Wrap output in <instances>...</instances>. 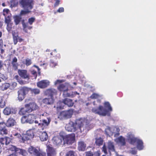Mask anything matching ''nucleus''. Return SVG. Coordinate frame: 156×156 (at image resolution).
Masks as SVG:
<instances>
[{
  "label": "nucleus",
  "mask_w": 156,
  "mask_h": 156,
  "mask_svg": "<svg viewBox=\"0 0 156 156\" xmlns=\"http://www.w3.org/2000/svg\"><path fill=\"white\" fill-rule=\"evenodd\" d=\"M85 156H92V155L91 154V151H88L86 152Z\"/></svg>",
  "instance_id": "obj_59"
},
{
  "label": "nucleus",
  "mask_w": 156,
  "mask_h": 156,
  "mask_svg": "<svg viewBox=\"0 0 156 156\" xmlns=\"http://www.w3.org/2000/svg\"><path fill=\"white\" fill-rule=\"evenodd\" d=\"M57 62H55L53 60H51L50 65L51 67H55L57 66Z\"/></svg>",
  "instance_id": "obj_43"
},
{
  "label": "nucleus",
  "mask_w": 156,
  "mask_h": 156,
  "mask_svg": "<svg viewBox=\"0 0 156 156\" xmlns=\"http://www.w3.org/2000/svg\"><path fill=\"white\" fill-rule=\"evenodd\" d=\"M14 19L15 24L16 25H17L20 22L22 18L20 16H16L14 17Z\"/></svg>",
  "instance_id": "obj_35"
},
{
  "label": "nucleus",
  "mask_w": 156,
  "mask_h": 156,
  "mask_svg": "<svg viewBox=\"0 0 156 156\" xmlns=\"http://www.w3.org/2000/svg\"><path fill=\"white\" fill-rule=\"evenodd\" d=\"M7 26H6V29L8 30V31L9 32H10L12 30V26L13 25V23L12 22H9V23H7Z\"/></svg>",
  "instance_id": "obj_37"
},
{
  "label": "nucleus",
  "mask_w": 156,
  "mask_h": 156,
  "mask_svg": "<svg viewBox=\"0 0 156 156\" xmlns=\"http://www.w3.org/2000/svg\"><path fill=\"white\" fill-rule=\"evenodd\" d=\"M55 56L56 58L60 59L61 58L60 54L58 53H57V52L56 54L55 55Z\"/></svg>",
  "instance_id": "obj_60"
},
{
  "label": "nucleus",
  "mask_w": 156,
  "mask_h": 156,
  "mask_svg": "<svg viewBox=\"0 0 156 156\" xmlns=\"http://www.w3.org/2000/svg\"><path fill=\"white\" fill-rule=\"evenodd\" d=\"M31 73L35 77V78H36L37 76V72L36 71L34 70H33L31 71Z\"/></svg>",
  "instance_id": "obj_53"
},
{
  "label": "nucleus",
  "mask_w": 156,
  "mask_h": 156,
  "mask_svg": "<svg viewBox=\"0 0 156 156\" xmlns=\"http://www.w3.org/2000/svg\"><path fill=\"white\" fill-rule=\"evenodd\" d=\"M95 144L97 146L100 147L103 144V140L101 137L95 139Z\"/></svg>",
  "instance_id": "obj_34"
},
{
  "label": "nucleus",
  "mask_w": 156,
  "mask_h": 156,
  "mask_svg": "<svg viewBox=\"0 0 156 156\" xmlns=\"http://www.w3.org/2000/svg\"><path fill=\"white\" fill-rule=\"evenodd\" d=\"M29 91V88L25 87H20L19 89L17 92L18 99L19 101H21L23 100Z\"/></svg>",
  "instance_id": "obj_5"
},
{
  "label": "nucleus",
  "mask_w": 156,
  "mask_h": 156,
  "mask_svg": "<svg viewBox=\"0 0 156 156\" xmlns=\"http://www.w3.org/2000/svg\"><path fill=\"white\" fill-rule=\"evenodd\" d=\"M18 73L19 75L23 79H29L30 76L27 71L25 69H19Z\"/></svg>",
  "instance_id": "obj_12"
},
{
  "label": "nucleus",
  "mask_w": 156,
  "mask_h": 156,
  "mask_svg": "<svg viewBox=\"0 0 156 156\" xmlns=\"http://www.w3.org/2000/svg\"><path fill=\"white\" fill-rule=\"evenodd\" d=\"M40 140L41 141L46 140L48 138V135L45 132H39V133Z\"/></svg>",
  "instance_id": "obj_20"
},
{
  "label": "nucleus",
  "mask_w": 156,
  "mask_h": 156,
  "mask_svg": "<svg viewBox=\"0 0 156 156\" xmlns=\"http://www.w3.org/2000/svg\"><path fill=\"white\" fill-rule=\"evenodd\" d=\"M51 121V119L50 118H47V119H44L42 121V122L41 124L40 123H39V126L41 125V126H47L50 123Z\"/></svg>",
  "instance_id": "obj_33"
},
{
  "label": "nucleus",
  "mask_w": 156,
  "mask_h": 156,
  "mask_svg": "<svg viewBox=\"0 0 156 156\" xmlns=\"http://www.w3.org/2000/svg\"><path fill=\"white\" fill-rule=\"evenodd\" d=\"M5 16V23H9V22H11V15H9L7 16Z\"/></svg>",
  "instance_id": "obj_40"
},
{
  "label": "nucleus",
  "mask_w": 156,
  "mask_h": 156,
  "mask_svg": "<svg viewBox=\"0 0 156 156\" xmlns=\"http://www.w3.org/2000/svg\"><path fill=\"white\" fill-rule=\"evenodd\" d=\"M25 107L26 109L25 110L23 108L21 109L19 112L20 114L23 115L24 112L28 113L31 112L37 109L38 107L35 103L30 102L25 105Z\"/></svg>",
  "instance_id": "obj_3"
},
{
  "label": "nucleus",
  "mask_w": 156,
  "mask_h": 156,
  "mask_svg": "<svg viewBox=\"0 0 156 156\" xmlns=\"http://www.w3.org/2000/svg\"><path fill=\"white\" fill-rule=\"evenodd\" d=\"M28 151L32 156H55L56 154L55 149L49 145L47 146V155L45 152H41L39 149L31 146L28 148Z\"/></svg>",
  "instance_id": "obj_1"
},
{
  "label": "nucleus",
  "mask_w": 156,
  "mask_h": 156,
  "mask_svg": "<svg viewBox=\"0 0 156 156\" xmlns=\"http://www.w3.org/2000/svg\"><path fill=\"white\" fill-rule=\"evenodd\" d=\"M3 25V22H2L0 21V28H1Z\"/></svg>",
  "instance_id": "obj_64"
},
{
  "label": "nucleus",
  "mask_w": 156,
  "mask_h": 156,
  "mask_svg": "<svg viewBox=\"0 0 156 156\" xmlns=\"http://www.w3.org/2000/svg\"><path fill=\"white\" fill-rule=\"evenodd\" d=\"M139 139L134 136L133 135L129 133L127 136V140L129 143L134 145L136 143Z\"/></svg>",
  "instance_id": "obj_15"
},
{
  "label": "nucleus",
  "mask_w": 156,
  "mask_h": 156,
  "mask_svg": "<svg viewBox=\"0 0 156 156\" xmlns=\"http://www.w3.org/2000/svg\"><path fill=\"white\" fill-rule=\"evenodd\" d=\"M8 133V131L6 128V127L0 129V134L2 135L7 134Z\"/></svg>",
  "instance_id": "obj_38"
},
{
  "label": "nucleus",
  "mask_w": 156,
  "mask_h": 156,
  "mask_svg": "<svg viewBox=\"0 0 156 156\" xmlns=\"http://www.w3.org/2000/svg\"><path fill=\"white\" fill-rule=\"evenodd\" d=\"M50 84L49 81L47 80H43L37 82V86L38 87L44 89L47 87Z\"/></svg>",
  "instance_id": "obj_11"
},
{
  "label": "nucleus",
  "mask_w": 156,
  "mask_h": 156,
  "mask_svg": "<svg viewBox=\"0 0 156 156\" xmlns=\"http://www.w3.org/2000/svg\"><path fill=\"white\" fill-rule=\"evenodd\" d=\"M5 145H7L11 142V139L9 137H5Z\"/></svg>",
  "instance_id": "obj_49"
},
{
  "label": "nucleus",
  "mask_w": 156,
  "mask_h": 156,
  "mask_svg": "<svg viewBox=\"0 0 156 156\" xmlns=\"http://www.w3.org/2000/svg\"><path fill=\"white\" fill-rule=\"evenodd\" d=\"M6 126V125L5 122H0V129L4 128Z\"/></svg>",
  "instance_id": "obj_52"
},
{
  "label": "nucleus",
  "mask_w": 156,
  "mask_h": 156,
  "mask_svg": "<svg viewBox=\"0 0 156 156\" xmlns=\"http://www.w3.org/2000/svg\"><path fill=\"white\" fill-rule=\"evenodd\" d=\"M56 53L57 51H56V50H55L54 51H53L52 52L50 53V54L51 55H53L54 56L56 54Z\"/></svg>",
  "instance_id": "obj_58"
},
{
  "label": "nucleus",
  "mask_w": 156,
  "mask_h": 156,
  "mask_svg": "<svg viewBox=\"0 0 156 156\" xmlns=\"http://www.w3.org/2000/svg\"><path fill=\"white\" fill-rule=\"evenodd\" d=\"M9 12V9H4L3 10V14L4 16H5L7 15Z\"/></svg>",
  "instance_id": "obj_48"
},
{
  "label": "nucleus",
  "mask_w": 156,
  "mask_h": 156,
  "mask_svg": "<svg viewBox=\"0 0 156 156\" xmlns=\"http://www.w3.org/2000/svg\"><path fill=\"white\" fill-rule=\"evenodd\" d=\"M57 90L54 89H49L46 90L45 91V94L50 96V98H53V96L57 94Z\"/></svg>",
  "instance_id": "obj_16"
},
{
  "label": "nucleus",
  "mask_w": 156,
  "mask_h": 156,
  "mask_svg": "<svg viewBox=\"0 0 156 156\" xmlns=\"http://www.w3.org/2000/svg\"><path fill=\"white\" fill-rule=\"evenodd\" d=\"M5 103L4 100L2 99L0 100V107L1 108H3L5 106Z\"/></svg>",
  "instance_id": "obj_45"
},
{
  "label": "nucleus",
  "mask_w": 156,
  "mask_h": 156,
  "mask_svg": "<svg viewBox=\"0 0 156 156\" xmlns=\"http://www.w3.org/2000/svg\"><path fill=\"white\" fill-rule=\"evenodd\" d=\"M91 154L92 155V156H100L101 155L100 151L95 152L93 153L91 151Z\"/></svg>",
  "instance_id": "obj_46"
},
{
  "label": "nucleus",
  "mask_w": 156,
  "mask_h": 156,
  "mask_svg": "<svg viewBox=\"0 0 156 156\" xmlns=\"http://www.w3.org/2000/svg\"><path fill=\"white\" fill-rule=\"evenodd\" d=\"M118 141L122 146H125L126 145L125 139L122 136H120L117 139Z\"/></svg>",
  "instance_id": "obj_36"
},
{
  "label": "nucleus",
  "mask_w": 156,
  "mask_h": 156,
  "mask_svg": "<svg viewBox=\"0 0 156 156\" xmlns=\"http://www.w3.org/2000/svg\"><path fill=\"white\" fill-rule=\"evenodd\" d=\"M79 93L76 91L72 92L70 93H66V94H64V97L73 98L76 95L79 96Z\"/></svg>",
  "instance_id": "obj_28"
},
{
  "label": "nucleus",
  "mask_w": 156,
  "mask_h": 156,
  "mask_svg": "<svg viewBox=\"0 0 156 156\" xmlns=\"http://www.w3.org/2000/svg\"><path fill=\"white\" fill-rule=\"evenodd\" d=\"M66 130L69 132H74L76 131V129L74 127L73 123H69L67 124L65 126Z\"/></svg>",
  "instance_id": "obj_18"
},
{
  "label": "nucleus",
  "mask_w": 156,
  "mask_h": 156,
  "mask_svg": "<svg viewBox=\"0 0 156 156\" xmlns=\"http://www.w3.org/2000/svg\"><path fill=\"white\" fill-rule=\"evenodd\" d=\"M75 135L73 133L67 135L62 137L64 144H72L73 143L75 140Z\"/></svg>",
  "instance_id": "obj_9"
},
{
  "label": "nucleus",
  "mask_w": 156,
  "mask_h": 156,
  "mask_svg": "<svg viewBox=\"0 0 156 156\" xmlns=\"http://www.w3.org/2000/svg\"><path fill=\"white\" fill-rule=\"evenodd\" d=\"M36 130L35 128H33L28 130L26 134H23V138L27 141L30 138H33L36 133Z\"/></svg>",
  "instance_id": "obj_10"
},
{
  "label": "nucleus",
  "mask_w": 156,
  "mask_h": 156,
  "mask_svg": "<svg viewBox=\"0 0 156 156\" xmlns=\"http://www.w3.org/2000/svg\"><path fill=\"white\" fill-rule=\"evenodd\" d=\"M54 100L52 98H45L42 100V102L46 105H50L53 104Z\"/></svg>",
  "instance_id": "obj_25"
},
{
  "label": "nucleus",
  "mask_w": 156,
  "mask_h": 156,
  "mask_svg": "<svg viewBox=\"0 0 156 156\" xmlns=\"http://www.w3.org/2000/svg\"><path fill=\"white\" fill-rule=\"evenodd\" d=\"M32 63V62L31 59L27 58L25 60V64L27 66H28L30 65Z\"/></svg>",
  "instance_id": "obj_44"
},
{
  "label": "nucleus",
  "mask_w": 156,
  "mask_h": 156,
  "mask_svg": "<svg viewBox=\"0 0 156 156\" xmlns=\"http://www.w3.org/2000/svg\"><path fill=\"white\" fill-rule=\"evenodd\" d=\"M100 97L98 94L94 93L90 96V98L92 99H95L98 98Z\"/></svg>",
  "instance_id": "obj_42"
},
{
  "label": "nucleus",
  "mask_w": 156,
  "mask_h": 156,
  "mask_svg": "<svg viewBox=\"0 0 156 156\" xmlns=\"http://www.w3.org/2000/svg\"><path fill=\"white\" fill-rule=\"evenodd\" d=\"M136 143L137 148L139 150H141L143 149L144 146L142 140L138 139Z\"/></svg>",
  "instance_id": "obj_29"
},
{
  "label": "nucleus",
  "mask_w": 156,
  "mask_h": 156,
  "mask_svg": "<svg viewBox=\"0 0 156 156\" xmlns=\"http://www.w3.org/2000/svg\"><path fill=\"white\" fill-rule=\"evenodd\" d=\"M137 151L136 150H132L131 151V153L133 155L136 154H137Z\"/></svg>",
  "instance_id": "obj_57"
},
{
  "label": "nucleus",
  "mask_w": 156,
  "mask_h": 156,
  "mask_svg": "<svg viewBox=\"0 0 156 156\" xmlns=\"http://www.w3.org/2000/svg\"><path fill=\"white\" fill-rule=\"evenodd\" d=\"M104 105L105 107L107 109H106L107 111H108V112L107 115L108 116H110V113L109 112L112 111V109L110 103L108 102H105L104 104Z\"/></svg>",
  "instance_id": "obj_24"
},
{
  "label": "nucleus",
  "mask_w": 156,
  "mask_h": 156,
  "mask_svg": "<svg viewBox=\"0 0 156 156\" xmlns=\"http://www.w3.org/2000/svg\"><path fill=\"white\" fill-rule=\"evenodd\" d=\"M10 86L9 83H2L1 86L0 85V89L1 90L4 91L7 90Z\"/></svg>",
  "instance_id": "obj_31"
},
{
  "label": "nucleus",
  "mask_w": 156,
  "mask_h": 156,
  "mask_svg": "<svg viewBox=\"0 0 156 156\" xmlns=\"http://www.w3.org/2000/svg\"><path fill=\"white\" fill-rule=\"evenodd\" d=\"M32 93L35 94H37L40 93V90L39 89L37 88H34L31 90Z\"/></svg>",
  "instance_id": "obj_41"
},
{
  "label": "nucleus",
  "mask_w": 156,
  "mask_h": 156,
  "mask_svg": "<svg viewBox=\"0 0 156 156\" xmlns=\"http://www.w3.org/2000/svg\"><path fill=\"white\" fill-rule=\"evenodd\" d=\"M35 18L33 17H31L28 19V22L30 25H32L35 21Z\"/></svg>",
  "instance_id": "obj_47"
},
{
  "label": "nucleus",
  "mask_w": 156,
  "mask_h": 156,
  "mask_svg": "<svg viewBox=\"0 0 156 156\" xmlns=\"http://www.w3.org/2000/svg\"><path fill=\"white\" fill-rule=\"evenodd\" d=\"M3 63L2 61L0 60V70L3 67Z\"/></svg>",
  "instance_id": "obj_61"
},
{
  "label": "nucleus",
  "mask_w": 156,
  "mask_h": 156,
  "mask_svg": "<svg viewBox=\"0 0 156 156\" xmlns=\"http://www.w3.org/2000/svg\"><path fill=\"white\" fill-rule=\"evenodd\" d=\"M83 125V123L81 122L80 125H79V126L80 129L81 128V126H82Z\"/></svg>",
  "instance_id": "obj_63"
},
{
  "label": "nucleus",
  "mask_w": 156,
  "mask_h": 156,
  "mask_svg": "<svg viewBox=\"0 0 156 156\" xmlns=\"http://www.w3.org/2000/svg\"><path fill=\"white\" fill-rule=\"evenodd\" d=\"M64 12V9L63 7H60L57 10V12Z\"/></svg>",
  "instance_id": "obj_55"
},
{
  "label": "nucleus",
  "mask_w": 156,
  "mask_h": 156,
  "mask_svg": "<svg viewBox=\"0 0 156 156\" xmlns=\"http://www.w3.org/2000/svg\"><path fill=\"white\" fill-rule=\"evenodd\" d=\"M19 4L22 7L25 9L21 10L20 14L21 16L31 12V10L34 7V0H20Z\"/></svg>",
  "instance_id": "obj_2"
},
{
  "label": "nucleus",
  "mask_w": 156,
  "mask_h": 156,
  "mask_svg": "<svg viewBox=\"0 0 156 156\" xmlns=\"http://www.w3.org/2000/svg\"><path fill=\"white\" fill-rule=\"evenodd\" d=\"M16 123V121L13 119L9 118L5 124L7 126L9 127L14 126Z\"/></svg>",
  "instance_id": "obj_26"
},
{
  "label": "nucleus",
  "mask_w": 156,
  "mask_h": 156,
  "mask_svg": "<svg viewBox=\"0 0 156 156\" xmlns=\"http://www.w3.org/2000/svg\"><path fill=\"white\" fill-rule=\"evenodd\" d=\"M102 151L105 154H108L107 151V147L105 144H104L102 147Z\"/></svg>",
  "instance_id": "obj_51"
},
{
  "label": "nucleus",
  "mask_w": 156,
  "mask_h": 156,
  "mask_svg": "<svg viewBox=\"0 0 156 156\" xmlns=\"http://www.w3.org/2000/svg\"><path fill=\"white\" fill-rule=\"evenodd\" d=\"M22 25L23 28H25L27 27V26L26 23L23 24Z\"/></svg>",
  "instance_id": "obj_62"
},
{
  "label": "nucleus",
  "mask_w": 156,
  "mask_h": 156,
  "mask_svg": "<svg viewBox=\"0 0 156 156\" xmlns=\"http://www.w3.org/2000/svg\"><path fill=\"white\" fill-rule=\"evenodd\" d=\"M58 90L60 91L63 92V95L64 96V94H66V92L68 90V88L65 84L63 83L60 84L58 87Z\"/></svg>",
  "instance_id": "obj_17"
},
{
  "label": "nucleus",
  "mask_w": 156,
  "mask_h": 156,
  "mask_svg": "<svg viewBox=\"0 0 156 156\" xmlns=\"http://www.w3.org/2000/svg\"><path fill=\"white\" fill-rule=\"evenodd\" d=\"M8 150L14 152L15 154H19L23 156H25L27 154V151L23 149L17 148L16 146L11 145H9Z\"/></svg>",
  "instance_id": "obj_7"
},
{
  "label": "nucleus",
  "mask_w": 156,
  "mask_h": 156,
  "mask_svg": "<svg viewBox=\"0 0 156 156\" xmlns=\"http://www.w3.org/2000/svg\"><path fill=\"white\" fill-rule=\"evenodd\" d=\"M60 1L59 0H55V2L54 5V7L58 6L60 4Z\"/></svg>",
  "instance_id": "obj_54"
},
{
  "label": "nucleus",
  "mask_w": 156,
  "mask_h": 156,
  "mask_svg": "<svg viewBox=\"0 0 156 156\" xmlns=\"http://www.w3.org/2000/svg\"><path fill=\"white\" fill-rule=\"evenodd\" d=\"M16 110L13 108L10 107H6L3 111V113L5 115H8L11 114H15Z\"/></svg>",
  "instance_id": "obj_14"
},
{
  "label": "nucleus",
  "mask_w": 156,
  "mask_h": 156,
  "mask_svg": "<svg viewBox=\"0 0 156 156\" xmlns=\"http://www.w3.org/2000/svg\"><path fill=\"white\" fill-rule=\"evenodd\" d=\"M74 109L70 108L61 112L58 117L62 119H67L71 117L74 112Z\"/></svg>",
  "instance_id": "obj_4"
},
{
  "label": "nucleus",
  "mask_w": 156,
  "mask_h": 156,
  "mask_svg": "<svg viewBox=\"0 0 156 156\" xmlns=\"http://www.w3.org/2000/svg\"><path fill=\"white\" fill-rule=\"evenodd\" d=\"M92 111L93 113L98 114L100 116H105L108 113V111L104 109L103 106L99 105L98 108H93L92 109Z\"/></svg>",
  "instance_id": "obj_8"
},
{
  "label": "nucleus",
  "mask_w": 156,
  "mask_h": 156,
  "mask_svg": "<svg viewBox=\"0 0 156 156\" xmlns=\"http://www.w3.org/2000/svg\"><path fill=\"white\" fill-rule=\"evenodd\" d=\"M17 62V59L16 57H15L11 62V64L13 69L15 71L16 70L18 69V64Z\"/></svg>",
  "instance_id": "obj_23"
},
{
  "label": "nucleus",
  "mask_w": 156,
  "mask_h": 156,
  "mask_svg": "<svg viewBox=\"0 0 156 156\" xmlns=\"http://www.w3.org/2000/svg\"><path fill=\"white\" fill-rule=\"evenodd\" d=\"M36 119V116L34 115L29 114L28 115L23 116L21 119V121L23 123H27L32 124Z\"/></svg>",
  "instance_id": "obj_6"
},
{
  "label": "nucleus",
  "mask_w": 156,
  "mask_h": 156,
  "mask_svg": "<svg viewBox=\"0 0 156 156\" xmlns=\"http://www.w3.org/2000/svg\"><path fill=\"white\" fill-rule=\"evenodd\" d=\"M107 148L110 153L115 151L114 144L113 142L109 141L107 143Z\"/></svg>",
  "instance_id": "obj_19"
},
{
  "label": "nucleus",
  "mask_w": 156,
  "mask_h": 156,
  "mask_svg": "<svg viewBox=\"0 0 156 156\" xmlns=\"http://www.w3.org/2000/svg\"><path fill=\"white\" fill-rule=\"evenodd\" d=\"M86 144L83 141H80L78 143V149L79 151H84L86 149Z\"/></svg>",
  "instance_id": "obj_27"
},
{
  "label": "nucleus",
  "mask_w": 156,
  "mask_h": 156,
  "mask_svg": "<svg viewBox=\"0 0 156 156\" xmlns=\"http://www.w3.org/2000/svg\"><path fill=\"white\" fill-rule=\"evenodd\" d=\"M14 44L15 45L17 44L18 41L21 42L23 41V39L19 37V34L17 33H16L15 31H12V32Z\"/></svg>",
  "instance_id": "obj_13"
},
{
  "label": "nucleus",
  "mask_w": 156,
  "mask_h": 156,
  "mask_svg": "<svg viewBox=\"0 0 156 156\" xmlns=\"http://www.w3.org/2000/svg\"><path fill=\"white\" fill-rule=\"evenodd\" d=\"M11 6L12 7L16 6L18 3V0H11L10 1Z\"/></svg>",
  "instance_id": "obj_39"
},
{
  "label": "nucleus",
  "mask_w": 156,
  "mask_h": 156,
  "mask_svg": "<svg viewBox=\"0 0 156 156\" xmlns=\"http://www.w3.org/2000/svg\"><path fill=\"white\" fill-rule=\"evenodd\" d=\"M23 134H22V135H21L20 134L16 133L14 134H13V135L16 136V138H18L20 142L23 143L26 141V140L24 139L23 138Z\"/></svg>",
  "instance_id": "obj_30"
},
{
  "label": "nucleus",
  "mask_w": 156,
  "mask_h": 156,
  "mask_svg": "<svg viewBox=\"0 0 156 156\" xmlns=\"http://www.w3.org/2000/svg\"><path fill=\"white\" fill-rule=\"evenodd\" d=\"M53 143L56 145H60L61 144L62 140L61 138L59 136H56L53 137Z\"/></svg>",
  "instance_id": "obj_22"
},
{
  "label": "nucleus",
  "mask_w": 156,
  "mask_h": 156,
  "mask_svg": "<svg viewBox=\"0 0 156 156\" xmlns=\"http://www.w3.org/2000/svg\"><path fill=\"white\" fill-rule=\"evenodd\" d=\"M5 137H4L0 138V143L2 145H4V144H5Z\"/></svg>",
  "instance_id": "obj_50"
},
{
  "label": "nucleus",
  "mask_w": 156,
  "mask_h": 156,
  "mask_svg": "<svg viewBox=\"0 0 156 156\" xmlns=\"http://www.w3.org/2000/svg\"><path fill=\"white\" fill-rule=\"evenodd\" d=\"M63 102L64 104L67 105L69 107H72L74 104L72 99L67 98L63 99Z\"/></svg>",
  "instance_id": "obj_21"
},
{
  "label": "nucleus",
  "mask_w": 156,
  "mask_h": 156,
  "mask_svg": "<svg viewBox=\"0 0 156 156\" xmlns=\"http://www.w3.org/2000/svg\"><path fill=\"white\" fill-rule=\"evenodd\" d=\"M64 104L63 100L62 101H58L57 103V110L58 111L63 109L64 106Z\"/></svg>",
  "instance_id": "obj_32"
},
{
  "label": "nucleus",
  "mask_w": 156,
  "mask_h": 156,
  "mask_svg": "<svg viewBox=\"0 0 156 156\" xmlns=\"http://www.w3.org/2000/svg\"><path fill=\"white\" fill-rule=\"evenodd\" d=\"M64 81L63 80H56V81L55 82V84H57L61 83L64 82Z\"/></svg>",
  "instance_id": "obj_56"
}]
</instances>
